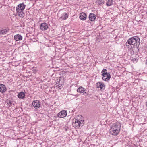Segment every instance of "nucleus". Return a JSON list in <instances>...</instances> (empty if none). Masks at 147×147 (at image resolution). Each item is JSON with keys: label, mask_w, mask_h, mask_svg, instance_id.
Here are the masks:
<instances>
[{"label": "nucleus", "mask_w": 147, "mask_h": 147, "mask_svg": "<svg viewBox=\"0 0 147 147\" xmlns=\"http://www.w3.org/2000/svg\"><path fill=\"white\" fill-rule=\"evenodd\" d=\"M25 95L23 92H21L18 93V98L20 99H23L25 97Z\"/></svg>", "instance_id": "17"}, {"label": "nucleus", "mask_w": 147, "mask_h": 147, "mask_svg": "<svg viewBox=\"0 0 147 147\" xmlns=\"http://www.w3.org/2000/svg\"><path fill=\"white\" fill-rule=\"evenodd\" d=\"M84 93H86V92H84Z\"/></svg>", "instance_id": "27"}, {"label": "nucleus", "mask_w": 147, "mask_h": 147, "mask_svg": "<svg viewBox=\"0 0 147 147\" xmlns=\"http://www.w3.org/2000/svg\"><path fill=\"white\" fill-rule=\"evenodd\" d=\"M68 17V15L66 13H63L61 14L60 18L63 20H65Z\"/></svg>", "instance_id": "18"}, {"label": "nucleus", "mask_w": 147, "mask_h": 147, "mask_svg": "<svg viewBox=\"0 0 147 147\" xmlns=\"http://www.w3.org/2000/svg\"><path fill=\"white\" fill-rule=\"evenodd\" d=\"M105 85L103 83L100 82H98L96 83V87L97 88H100L101 90H104L105 89Z\"/></svg>", "instance_id": "10"}, {"label": "nucleus", "mask_w": 147, "mask_h": 147, "mask_svg": "<svg viewBox=\"0 0 147 147\" xmlns=\"http://www.w3.org/2000/svg\"><path fill=\"white\" fill-rule=\"evenodd\" d=\"M64 83L63 81L60 79H59V80L58 81H57L56 82V85H57L56 86H57L58 88L60 89L61 88V87L63 86Z\"/></svg>", "instance_id": "7"}, {"label": "nucleus", "mask_w": 147, "mask_h": 147, "mask_svg": "<svg viewBox=\"0 0 147 147\" xmlns=\"http://www.w3.org/2000/svg\"><path fill=\"white\" fill-rule=\"evenodd\" d=\"M102 75V80L107 82L109 81L111 78V76L109 73H106L104 75Z\"/></svg>", "instance_id": "9"}, {"label": "nucleus", "mask_w": 147, "mask_h": 147, "mask_svg": "<svg viewBox=\"0 0 147 147\" xmlns=\"http://www.w3.org/2000/svg\"><path fill=\"white\" fill-rule=\"evenodd\" d=\"M26 5L24 3H22L18 5L16 7V11H23Z\"/></svg>", "instance_id": "8"}, {"label": "nucleus", "mask_w": 147, "mask_h": 147, "mask_svg": "<svg viewBox=\"0 0 147 147\" xmlns=\"http://www.w3.org/2000/svg\"><path fill=\"white\" fill-rule=\"evenodd\" d=\"M7 104H10V105H14V103H13V102L12 101H9V102H8Z\"/></svg>", "instance_id": "23"}, {"label": "nucleus", "mask_w": 147, "mask_h": 147, "mask_svg": "<svg viewBox=\"0 0 147 147\" xmlns=\"http://www.w3.org/2000/svg\"><path fill=\"white\" fill-rule=\"evenodd\" d=\"M32 105L35 109L39 108L41 105V103L38 100H36L33 101Z\"/></svg>", "instance_id": "5"}, {"label": "nucleus", "mask_w": 147, "mask_h": 147, "mask_svg": "<svg viewBox=\"0 0 147 147\" xmlns=\"http://www.w3.org/2000/svg\"><path fill=\"white\" fill-rule=\"evenodd\" d=\"M97 3L99 5L104 4V0H98L97 1Z\"/></svg>", "instance_id": "21"}, {"label": "nucleus", "mask_w": 147, "mask_h": 147, "mask_svg": "<svg viewBox=\"0 0 147 147\" xmlns=\"http://www.w3.org/2000/svg\"><path fill=\"white\" fill-rule=\"evenodd\" d=\"M32 71L34 73H35L36 72V69H33Z\"/></svg>", "instance_id": "24"}, {"label": "nucleus", "mask_w": 147, "mask_h": 147, "mask_svg": "<svg viewBox=\"0 0 147 147\" xmlns=\"http://www.w3.org/2000/svg\"><path fill=\"white\" fill-rule=\"evenodd\" d=\"M85 90L84 88L82 87H80L77 89V91L80 93H82L85 91Z\"/></svg>", "instance_id": "20"}, {"label": "nucleus", "mask_w": 147, "mask_h": 147, "mask_svg": "<svg viewBox=\"0 0 147 147\" xmlns=\"http://www.w3.org/2000/svg\"><path fill=\"white\" fill-rule=\"evenodd\" d=\"M17 14L20 17H23L24 13L23 12V11H16Z\"/></svg>", "instance_id": "19"}, {"label": "nucleus", "mask_w": 147, "mask_h": 147, "mask_svg": "<svg viewBox=\"0 0 147 147\" xmlns=\"http://www.w3.org/2000/svg\"><path fill=\"white\" fill-rule=\"evenodd\" d=\"M146 105L147 107V101L146 102Z\"/></svg>", "instance_id": "26"}, {"label": "nucleus", "mask_w": 147, "mask_h": 147, "mask_svg": "<svg viewBox=\"0 0 147 147\" xmlns=\"http://www.w3.org/2000/svg\"><path fill=\"white\" fill-rule=\"evenodd\" d=\"M67 115V111L65 110H63L58 113L57 116L59 118H63L65 117Z\"/></svg>", "instance_id": "4"}, {"label": "nucleus", "mask_w": 147, "mask_h": 147, "mask_svg": "<svg viewBox=\"0 0 147 147\" xmlns=\"http://www.w3.org/2000/svg\"><path fill=\"white\" fill-rule=\"evenodd\" d=\"M14 38L16 41L21 40L22 39V36L18 34L15 35L14 36Z\"/></svg>", "instance_id": "14"}, {"label": "nucleus", "mask_w": 147, "mask_h": 147, "mask_svg": "<svg viewBox=\"0 0 147 147\" xmlns=\"http://www.w3.org/2000/svg\"><path fill=\"white\" fill-rule=\"evenodd\" d=\"M9 29L7 28L3 29L0 31L1 35H4L7 33L9 31Z\"/></svg>", "instance_id": "16"}, {"label": "nucleus", "mask_w": 147, "mask_h": 147, "mask_svg": "<svg viewBox=\"0 0 147 147\" xmlns=\"http://www.w3.org/2000/svg\"><path fill=\"white\" fill-rule=\"evenodd\" d=\"M107 69H103L101 72L102 73L101 75H104L106 73H108L107 72Z\"/></svg>", "instance_id": "22"}, {"label": "nucleus", "mask_w": 147, "mask_h": 147, "mask_svg": "<svg viewBox=\"0 0 147 147\" xmlns=\"http://www.w3.org/2000/svg\"><path fill=\"white\" fill-rule=\"evenodd\" d=\"M40 29L42 31H45L48 28V24L45 23H41L40 26Z\"/></svg>", "instance_id": "6"}, {"label": "nucleus", "mask_w": 147, "mask_h": 147, "mask_svg": "<svg viewBox=\"0 0 147 147\" xmlns=\"http://www.w3.org/2000/svg\"><path fill=\"white\" fill-rule=\"evenodd\" d=\"M6 90V88L5 86L3 84H0V92L3 93Z\"/></svg>", "instance_id": "12"}, {"label": "nucleus", "mask_w": 147, "mask_h": 147, "mask_svg": "<svg viewBox=\"0 0 147 147\" xmlns=\"http://www.w3.org/2000/svg\"><path fill=\"white\" fill-rule=\"evenodd\" d=\"M121 125L118 123H114L110 127L109 130L110 134L116 136L118 135L120 130Z\"/></svg>", "instance_id": "2"}, {"label": "nucleus", "mask_w": 147, "mask_h": 147, "mask_svg": "<svg viewBox=\"0 0 147 147\" xmlns=\"http://www.w3.org/2000/svg\"><path fill=\"white\" fill-rule=\"evenodd\" d=\"M89 18L90 21H93L96 18V16L93 13H90L89 14Z\"/></svg>", "instance_id": "13"}, {"label": "nucleus", "mask_w": 147, "mask_h": 147, "mask_svg": "<svg viewBox=\"0 0 147 147\" xmlns=\"http://www.w3.org/2000/svg\"><path fill=\"white\" fill-rule=\"evenodd\" d=\"M140 43V38L137 36H134L129 38L126 42V45L127 46H128V44L136 46L138 49Z\"/></svg>", "instance_id": "1"}, {"label": "nucleus", "mask_w": 147, "mask_h": 147, "mask_svg": "<svg viewBox=\"0 0 147 147\" xmlns=\"http://www.w3.org/2000/svg\"><path fill=\"white\" fill-rule=\"evenodd\" d=\"M84 120H78L75 119L73 120L72 125L75 128H78L80 127H82L84 124Z\"/></svg>", "instance_id": "3"}, {"label": "nucleus", "mask_w": 147, "mask_h": 147, "mask_svg": "<svg viewBox=\"0 0 147 147\" xmlns=\"http://www.w3.org/2000/svg\"><path fill=\"white\" fill-rule=\"evenodd\" d=\"M87 18V15L85 13L82 12L80 15L79 18L82 20H85Z\"/></svg>", "instance_id": "11"}, {"label": "nucleus", "mask_w": 147, "mask_h": 147, "mask_svg": "<svg viewBox=\"0 0 147 147\" xmlns=\"http://www.w3.org/2000/svg\"><path fill=\"white\" fill-rule=\"evenodd\" d=\"M115 3V2L113 0H108L106 3V5L107 6H110Z\"/></svg>", "instance_id": "15"}, {"label": "nucleus", "mask_w": 147, "mask_h": 147, "mask_svg": "<svg viewBox=\"0 0 147 147\" xmlns=\"http://www.w3.org/2000/svg\"><path fill=\"white\" fill-rule=\"evenodd\" d=\"M145 64L146 65H147V60L146 61V62Z\"/></svg>", "instance_id": "25"}]
</instances>
